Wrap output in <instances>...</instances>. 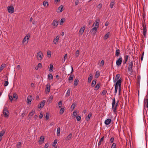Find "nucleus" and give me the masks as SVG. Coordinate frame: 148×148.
I'll return each mask as SVG.
<instances>
[{
    "label": "nucleus",
    "mask_w": 148,
    "mask_h": 148,
    "mask_svg": "<svg viewBox=\"0 0 148 148\" xmlns=\"http://www.w3.org/2000/svg\"><path fill=\"white\" fill-rule=\"evenodd\" d=\"M64 21H65L64 18H62L61 19V21H60V25H61L62 23H64Z\"/></svg>",
    "instance_id": "3c124183"
},
{
    "label": "nucleus",
    "mask_w": 148,
    "mask_h": 148,
    "mask_svg": "<svg viewBox=\"0 0 148 148\" xmlns=\"http://www.w3.org/2000/svg\"><path fill=\"white\" fill-rule=\"evenodd\" d=\"M92 77L93 76L92 74H90L89 76L88 79V83H90L91 82L92 79Z\"/></svg>",
    "instance_id": "412c9836"
},
{
    "label": "nucleus",
    "mask_w": 148,
    "mask_h": 148,
    "mask_svg": "<svg viewBox=\"0 0 148 148\" xmlns=\"http://www.w3.org/2000/svg\"><path fill=\"white\" fill-rule=\"evenodd\" d=\"M57 142V140H55L53 142V147H55L56 144Z\"/></svg>",
    "instance_id": "864d4df0"
},
{
    "label": "nucleus",
    "mask_w": 148,
    "mask_h": 148,
    "mask_svg": "<svg viewBox=\"0 0 148 148\" xmlns=\"http://www.w3.org/2000/svg\"><path fill=\"white\" fill-rule=\"evenodd\" d=\"M111 121V120L108 119L106 120L105 121V123L106 125H108L110 124Z\"/></svg>",
    "instance_id": "6ab92c4d"
},
{
    "label": "nucleus",
    "mask_w": 148,
    "mask_h": 148,
    "mask_svg": "<svg viewBox=\"0 0 148 148\" xmlns=\"http://www.w3.org/2000/svg\"><path fill=\"white\" fill-rule=\"evenodd\" d=\"M37 66L39 68H41L42 67V65L40 63H39Z\"/></svg>",
    "instance_id": "e2e57ef3"
},
{
    "label": "nucleus",
    "mask_w": 148,
    "mask_h": 148,
    "mask_svg": "<svg viewBox=\"0 0 148 148\" xmlns=\"http://www.w3.org/2000/svg\"><path fill=\"white\" fill-rule=\"evenodd\" d=\"M75 105L74 103H73L71 106V108L73 110H74L75 108Z\"/></svg>",
    "instance_id": "052dcab7"
},
{
    "label": "nucleus",
    "mask_w": 148,
    "mask_h": 148,
    "mask_svg": "<svg viewBox=\"0 0 148 148\" xmlns=\"http://www.w3.org/2000/svg\"><path fill=\"white\" fill-rule=\"evenodd\" d=\"M4 133L5 132L3 131H2L0 133V141L1 140L2 136H3Z\"/></svg>",
    "instance_id": "c756f323"
},
{
    "label": "nucleus",
    "mask_w": 148,
    "mask_h": 148,
    "mask_svg": "<svg viewBox=\"0 0 148 148\" xmlns=\"http://www.w3.org/2000/svg\"><path fill=\"white\" fill-rule=\"evenodd\" d=\"M96 80L95 79L94 80L92 81V84H91V86L92 87H93L96 84Z\"/></svg>",
    "instance_id": "4c0bfd02"
},
{
    "label": "nucleus",
    "mask_w": 148,
    "mask_h": 148,
    "mask_svg": "<svg viewBox=\"0 0 148 148\" xmlns=\"http://www.w3.org/2000/svg\"><path fill=\"white\" fill-rule=\"evenodd\" d=\"M122 81V79L120 78L117 81V84H118V86H119V92H121Z\"/></svg>",
    "instance_id": "423d86ee"
},
{
    "label": "nucleus",
    "mask_w": 148,
    "mask_h": 148,
    "mask_svg": "<svg viewBox=\"0 0 148 148\" xmlns=\"http://www.w3.org/2000/svg\"><path fill=\"white\" fill-rule=\"evenodd\" d=\"M77 112H76V111H74L73 112V115H74V116H76L77 114Z\"/></svg>",
    "instance_id": "338daca9"
},
{
    "label": "nucleus",
    "mask_w": 148,
    "mask_h": 148,
    "mask_svg": "<svg viewBox=\"0 0 148 148\" xmlns=\"http://www.w3.org/2000/svg\"><path fill=\"white\" fill-rule=\"evenodd\" d=\"M35 110H33L32 111L29 113V114L28 116H33L35 113Z\"/></svg>",
    "instance_id": "f704fd0d"
},
{
    "label": "nucleus",
    "mask_w": 148,
    "mask_h": 148,
    "mask_svg": "<svg viewBox=\"0 0 148 148\" xmlns=\"http://www.w3.org/2000/svg\"><path fill=\"white\" fill-rule=\"evenodd\" d=\"M48 78L49 79H52L53 78V76L50 73L48 75Z\"/></svg>",
    "instance_id": "58836bf2"
},
{
    "label": "nucleus",
    "mask_w": 148,
    "mask_h": 148,
    "mask_svg": "<svg viewBox=\"0 0 148 148\" xmlns=\"http://www.w3.org/2000/svg\"><path fill=\"white\" fill-rule=\"evenodd\" d=\"M77 120V121H80L81 119V117L80 116L77 115L76 117Z\"/></svg>",
    "instance_id": "603ef678"
},
{
    "label": "nucleus",
    "mask_w": 148,
    "mask_h": 148,
    "mask_svg": "<svg viewBox=\"0 0 148 148\" xmlns=\"http://www.w3.org/2000/svg\"><path fill=\"white\" fill-rule=\"evenodd\" d=\"M63 8V6L62 5H60L59 7L58 8V9L59 10H60V12H61L62 11V9Z\"/></svg>",
    "instance_id": "09e8293b"
},
{
    "label": "nucleus",
    "mask_w": 148,
    "mask_h": 148,
    "mask_svg": "<svg viewBox=\"0 0 148 148\" xmlns=\"http://www.w3.org/2000/svg\"><path fill=\"white\" fill-rule=\"evenodd\" d=\"M64 108H61L60 109V114H62L63 113V112L64 111Z\"/></svg>",
    "instance_id": "8fccbe9b"
},
{
    "label": "nucleus",
    "mask_w": 148,
    "mask_h": 148,
    "mask_svg": "<svg viewBox=\"0 0 148 148\" xmlns=\"http://www.w3.org/2000/svg\"><path fill=\"white\" fill-rule=\"evenodd\" d=\"M13 97L14 99V100L16 101L18 99V96L15 93H14L13 95Z\"/></svg>",
    "instance_id": "7c9ffc66"
},
{
    "label": "nucleus",
    "mask_w": 148,
    "mask_h": 148,
    "mask_svg": "<svg viewBox=\"0 0 148 148\" xmlns=\"http://www.w3.org/2000/svg\"><path fill=\"white\" fill-rule=\"evenodd\" d=\"M30 36L29 35H27L26 36H25V38H24L23 39L22 41V43L23 44L26 41V40H27V42H28V40L29 39V37Z\"/></svg>",
    "instance_id": "2eb2a0df"
},
{
    "label": "nucleus",
    "mask_w": 148,
    "mask_h": 148,
    "mask_svg": "<svg viewBox=\"0 0 148 148\" xmlns=\"http://www.w3.org/2000/svg\"><path fill=\"white\" fill-rule=\"evenodd\" d=\"M97 27H94L90 30V32L93 35H94L96 34L97 31Z\"/></svg>",
    "instance_id": "9d476101"
},
{
    "label": "nucleus",
    "mask_w": 148,
    "mask_h": 148,
    "mask_svg": "<svg viewBox=\"0 0 148 148\" xmlns=\"http://www.w3.org/2000/svg\"><path fill=\"white\" fill-rule=\"evenodd\" d=\"M21 146V142H18L16 145L17 148H20Z\"/></svg>",
    "instance_id": "ea45409f"
},
{
    "label": "nucleus",
    "mask_w": 148,
    "mask_h": 148,
    "mask_svg": "<svg viewBox=\"0 0 148 148\" xmlns=\"http://www.w3.org/2000/svg\"><path fill=\"white\" fill-rule=\"evenodd\" d=\"M43 114L42 113H40L39 116V118L40 119H41L43 117Z\"/></svg>",
    "instance_id": "69168bd1"
},
{
    "label": "nucleus",
    "mask_w": 148,
    "mask_h": 148,
    "mask_svg": "<svg viewBox=\"0 0 148 148\" xmlns=\"http://www.w3.org/2000/svg\"><path fill=\"white\" fill-rule=\"evenodd\" d=\"M70 90H71L70 89H69L68 90L66 94V95L67 96H69L70 95Z\"/></svg>",
    "instance_id": "a18cd8bd"
},
{
    "label": "nucleus",
    "mask_w": 148,
    "mask_h": 148,
    "mask_svg": "<svg viewBox=\"0 0 148 148\" xmlns=\"http://www.w3.org/2000/svg\"><path fill=\"white\" fill-rule=\"evenodd\" d=\"M32 96H28L27 98V103L28 104H31V101L32 100Z\"/></svg>",
    "instance_id": "dca6fc26"
},
{
    "label": "nucleus",
    "mask_w": 148,
    "mask_h": 148,
    "mask_svg": "<svg viewBox=\"0 0 148 148\" xmlns=\"http://www.w3.org/2000/svg\"><path fill=\"white\" fill-rule=\"evenodd\" d=\"M133 61H132L129 62V63H128V71L132 73L133 71L132 67L133 66Z\"/></svg>",
    "instance_id": "7ed1b4c3"
},
{
    "label": "nucleus",
    "mask_w": 148,
    "mask_h": 148,
    "mask_svg": "<svg viewBox=\"0 0 148 148\" xmlns=\"http://www.w3.org/2000/svg\"><path fill=\"white\" fill-rule=\"evenodd\" d=\"M115 86V91H114V95H116V94L117 90L118 88V84H117V82H116V83L114 84Z\"/></svg>",
    "instance_id": "f3484780"
},
{
    "label": "nucleus",
    "mask_w": 148,
    "mask_h": 148,
    "mask_svg": "<svg viewBox=\"0 0 148 148\" xmlns=\"http://www.w3.org/2000/svg\"><path fill=\"white\" fill-rule=\"evenodd\" d=\"M74 77V75H71L69 78V81L73 80Z\"/></svg>",
    "instance_id": "49530a36"
},
{
    "label": "nucleus",
    "mask_w": 148,
    "mask_h": 148,
    "mask_svg": "<svg viewBox=\"0 0 148 148\" xmlns=\"http://www.w3.org/2000/svg\"><path fill=\"white\" fill-rule=\"evenodd\" d=\"M79 50H77V51H76L75 52V57L76 58L77 57L79 56Z\"/></svg>",
    "instance_id": "37998d69"
},
{
    "label": "nucleus",
    "mask_w": 148,
    "mask_h": 148,
    "mask_svg": "<svg viewBox=\"0 0 148 148\" xmlns=\"http://www.w3.org/2000/svg\"><path fill=\"white\" fill-rule=\"evenodd\" d=\"M8 81H6L4 83V86H6L8 84Z\"/></svg>",
    "instance_id": "6e6d98bb"
},
{
    "label": "nucleus",
    "mask_w": 148,
    "mask_h": 148,
    "mask_svg": "<svg viewBox=\"0 0 148 148\" xmlns=\"http://www.w3.org/2000/svg\"><path fill=\"white\" fill-rule=\"evenodd\" d=\"M3 112L4 117L5 118L8 117L9 116V111L7 108L5 106H4Z\"/></svg>",
    "instance_id": "f03ea898"
},
{
    "label": "nucleus",
    "mask_w": 148,
    "mask_h": 148,
    "mask_svg": "<svg viewBox=\"0 0 148 148\" xmlns=\"http://www.w3.org/2000/svg\"><path fill=\"white\" fill-rule=\"evenodd\" d=\"M115 100V98H114L112 99V108L113 111V112H115L116 110V107L118 105V101H117L116 104Z\"/></svg>",
    "instance_id": "f257e3e1"
},
{
    "label": "nucleus",
    "mask_w": 148,
    "mask_h": 148,
    "mask_svg": "<svg viewBox=\"0 0 148 148\" xmlns=\"http://www.w3.org/2000/svg\"><path fill=\"white\" fill-rule=\"evenodd\" d=\"M49 146V145L48 143H46L45 145V148H47Z\"/></svg>",
    "instance_id": "774afa93"
},
{
    "label": "nucleus",
    "mask_w": 148,
    "mask_h": 148,
    "mask_svg": "<svg viewBox=\"0 0 148 148\" xmlns=\"http://www.w3.org/2000/svg\"><path fill=\"white\" fill-rule=\"evenodd\" d=\"M43 5L45 7L46 5L47 6L49 5V4L47 1H45L43 2Z\"/></svg>",
    "instance_id": "a19ab883"
},
{
    "label": "nucleus",
    "mask_w": 148,
    "mask_h": 148,
    "mask_svg": "<svg viewBox=\"0 0 148 148\" xmlns=\"http://www.w3.org/2000/svg\"><path fill=\"white\" fill-rule=\"evenodd\" d=\"M100 86V84L99 83H98L95 88V90H98Z\"/></svg>",
    "instance_id": "cd10ccee"
},
{
    "label": "nucleus",
    "mask_w": 148,
    "mask_h": 148,
    "mask_svg": "<svg viewBox=\"0 0 148 148\" xmlns=\"http://www.w3.org/2000/svg\"><path fill=\"white\" fill-rule=\"evenodd\" d=\"M46 102V101L43 100L38 105V108H42L45 104Z\"/></svg>",
    "instance_id": "0eeeda50"
},
{
    "label": "nucleus",
    "mask_w": 148,
    "mask_h": 148,
    "mask_svg": "<svg viewBox=\"0 0 148 148\" xmlns=\"http://www.w3.org/2000/svg\"><path fill=\"white\" fill-rule=\"evenodd\" d=\"M116 145L115 143H113L112 146L111 148H116Z\"/></svg>",
    "instance_id": "4d7b16f0"
},
{
    "label": "nucleus",
    "mask_w": 148,
    "mask_h": 148,
    "mask_svg": "<svg viewBox=\"0 0 148 148\" xmlns=\"http://www.w3.org/2000/svg\"><path fill=\"white\" fill-rule=\"evenodd\" d=\"M129 58V56L128 55H125L124 56V60H123V64H125L126 63L128 59Z\"/></svg>",
    "instance_id": "a211bd4d"
},
{
    "label": "nucleus",
    "mask_w": 148,
    "mask_h": 148,
    "mask_svg": "<svg viewBox=\"0 0 148 148\" xmlns=\"http://www.w3.org/2000/svg\"><path fill=\"white\" fill-rule=\"evenodd\" d=\"M144 107L148 108V99L145 98L144 101Z\"/></svg>",
    "instance_id": "ddd939ff"
},
{
    "label": "nucleus",
    "mask_w": 148,
    "mask_h": 148,
    "mask_svg": "<svg viewBox=\"0 0 148 148\" xmlns=\"http://www.w3.org/2000/svg\"><path fill=\"white\" fill-rule=\"evenodd\" d=\"M100 21V20L99 19H98L97 20H96L95 23L93 24L92 25V26H95V27H97V28L98 27L99 25V23Z\"/></svg>",
    "instance_id": "1a4fd4ad"
},
{
    "label": "nucleus",
    "mask_w": 148,
    "mask_h": 148,
    "mask_svg": "<svg viewBox=\"0 0 148 148\" xmlns=\"http://www.w3.org/2000/svg\"><path fill=\"white\" fill-rule=\"evenodd\" d=\"M84 29L85 28L84 27H82L79 31V33L81 35H82L84 32Z\"/></svg>",
    "instance_id": "b1692460"
},
{
    "label": "nucleus",
    "mask_w": 148,
    "mask_h": 148,
    "mask_svg": "<svg viewBox=\"0 0 148 148\" xmlns=\"http://www.w3.org/2000/svg\"><path fill=\"white\" fill-rule=\"evenodd\" d=\"M58 23V22L56 20H54L51 23V25L54 27L53 28L57 26Z\"/></svg>",
    "instance_id": "f8f14e48"
},
{
    "label": "nucleus",
    "mask_w": 148,
    "mask_h": 148,
    "mask_svg": "<svg viewBox=\"0 0 148 148\" xmlns=\"http://www.w3.org/2000/svg\"><path fill=\"white\" fill-rule=\"evenodd\" d=\"M50 86L49 85V86H48V85H47L46 88L45 92H47L48 93L49 92H50Z\"/></svg>",
    "instance_id": "bb28decb"
},
{
    "label": "nucleus",
    "mask_w": 148,
    "mask_h": 148,
    "mask_svg": "<svg viewBox=\"0 0 148 148\" xmlns=\"http://www.w3.org/2000/svg\"><path fill=\"white\" fill-rule=\"evenodd\" d=\"M53 98V96L52 95L49 98L48 100H47V102H48V104L51 102Z\"/></svg>",
    "instance_id": "aec40b11"
},
{
    "label": "nucleus",
    "mask_w": 148,
    "mask_h": 148,
    "mask_svg": "<svg viewBox=\"0 0 148 148\" xmlns=\"http://www.w3.org/2000/svg\"><path fill=\"white\" fill-rule=\"evenodd\" d=\"M107 92L106 90H104L102 91V94L103 95H105L106 94Z\"/></svg>",
    "instance_id": "0e129e2a"
},
{
    "label": "nucleus",
    "mask_w": 148,
    "mask_h": 148,
    "mask_svg": "<svg viewBox=\"0 0 148 148\" xmlns=\"http://www.w3.org/2000/svg\"><path fill=\"white\" fill-rule=\"evenodd\" d=\"M79 80L77 78H76L74 81V85L75 86H76L78 84Z\"/></svg>",
    "instance_id": "72a5a7b5"
},
{
    "label": "nucleus",
    "mask_w": 148,
    "mask_h": 148,
    "mask_svg": "<svg viewBox=\"0 0 148 148\" xmlns=\"http://www.w3.org/2000/svg\"><path fill=\"white\" fill-rule=\"evenodd\" d=\"M114 2H112L110 3V7L111 8H112L114 5Z\"/></svg>",
    "instance_id": "13d9d810"
},
{
    "label": "nucleus",
    "mask_w": 148,
    "mask_h": 148,
    "mask_svg": "<svg viewBox=\"0 0 148 148\" xmlns=\"http://www.w3.org/2000/svg\"><path fill=\"white\" fill-rule=\"evenodd\" d=\"M72 134L70 133L65 138L64 140L66 141H68L70 140L72 138Z\"/></svg>",
    "instance_id": "9b49d317"
},
{
    "label": "nucleus",
    "mask_w": 148,
    "mask_h": 148,
    "mask_svg": "<svg viewBox=\"0 0 148 148\" xmlns=\"http://www.w3.org/2000/svg\"><path fill=\"white\" fill-rule=\"evenodd\" d=\"M122 58L121 57H120L116 61V64L117 66H119L122 62Z\"/></svg>",
    "instance_id": "6e6552de"
},
{
    "label": "nucleus",
    "mask_w": 148,
    "mask_h": 148,
    "mask_svg": "<svg viewBox=\"0 0 148 148\" xmlns=\"http://www.w3.org/2000/svg\"><path fill=\"white\" fill-rule=\"evenodd\" d=\"M5 64H2L0 67V72L5 67Z\"/></svg>",
    "instance_id": "79ce46f5"
},
{
    "label": "nucleus",
    "mask_w": 148,
    "mask_h": 148,
    "mask_svg": "<svg viewBox=\"0 0 148 148\" xmlns=\"http://www.w3.org/2000/svg\"><path fill=\"white\" fill-rule=\"evenodd\" d=\"M51 52L50 51H48L47 52V56L48 58H50L51 56Z\"/></svg>",
    "instance_id": "e433bc0d"
},
{
    "label": "nucleus",
    "mask_w": 148,
    "mask_h": 148,
    "mask_svg": "<svg viewBox=\"0 0 148 148\" xmlns=\"http://www.w3.org/2000/svg\"><path fill=\"white\" fill-rule=\"evenodd\" d=\"M110 33V32H108L107 34H106L104 36V39H107L109 36Z\"/></svg>",
    "instance_id": "473e14b6"
},
{
    "label": "nucleus",
    "mask_w": 148,
    "mask_h": 148,
    "mask_svg": "<svg viewBox=\"0 0 148 148\" xmlns=\"http://www.w3.org/2000/svg\"><path fill=\"white\" fill-rule=\"evenodd\" d=\"M8 97H9V99L11 101H12L13 100V97L12 96H10V95H8Z\"/></svg>",
    "instance_id": "5fc2aeb1"
},
{
    "label": "nucleus",
    "mask_w": 148,
    "mask_h": 148,
    "mask_svg": "<svg viewBox=\"0 0 148 148\" xmlns=\"http://www.w3.org/2000/svg\"><path fill=\"white\" fill-rule=\"evenodd\" d=\"M143 34L145 37H146L147 33V29L145 25H143Z\"/></svg>",
    "instance_id": "4468645a"
},
{
    "label": "nucleus",
    "mask_w": 148,
    "mask_h": 148,
    "mask_svg": "<svg viewBox=\"0 0 148 148\" xmlns=\"http://www.w3.org/2000/svg\"><path fill=\"white\" fill-rule=\"evenodd\" d=\"M120 54V50L119 49L116 48L115 52V55L117 57L119 56Z\"/></svg>",
    "instance_id": "a878e982"
},
{
    "label": "nucleus",
    "mask_w": 148,
    "mask_h": 148,
    "mask_svg": "<svg viewBox=\"0 0 148 148\" xmlns=\"http://www.w3.org/2000/svg\"><path fill=\"white\" fill-rule=\"evenodd\" d=\"M120 77V74H117L116 76V77L115 78V79L114 80V82H115L116 81H117L118 80H119V79Z\"/></svg>",
    "instance_id": "393cba45"
},
{
    "label": "nucleus",
    "mask_w": 148,
    "mask_h": 148,
    "mask_svg": "<svg viewBox=\"0 0 148 148\" xmlns=\"http://www.w3.org/2000/svg\"><path fill=\"white\" fill-rule=\"evenodd\" d=\"M53 66L52 64H50V68H49V71L52 72L53 71Z\"/></svg>",
    "instance_id": "de8ad7c7"
},
{
    "label": "nucleus",
    "mask_w": 148,
    "mask_h": 148,
    "mask_svg": "<svg viewBox=\"0 0 148 148\" xmlns=\"http://www.w3.org/2000/svg\"><path fill=\"white\" fill-rule=\"evenodd\" d=\"M43 54L41 51L38 52L37 54V58L38 59L41 60L42 59Z\"/></svg>",
    "instance_id": "39448f33"
},
{
    "label": "nucleus",
    "mask_w": 148,
    "mask_h": 148,
    "mask_svg": "<svg viewBox=\"0 0 148 148\" xmlns=\"http://www.w3.org/2000/svg\"><path fill=\"white\" fill-rule=\"evenodd\" d=\"M49 113L48 112H47L46 113V115L45 116V118H46V119L47 120L49 119Z\"/></svg>",
    "instance_id": "c03bdc74"
},
{
    "label": "nucleus",
    "mask_w": 148,
    "mask_h": 148,
    "mask_svg": "<svg viewBox=\"0 0 148 148\" xmlns=\"http://www.w3.org/2000/svg\"><path fill=\"white\" fill-rule=\"evenodd\" d=\"M114 137H112L110 139V142L111 143H112L113 141H114Z\"/></svg>",
    "instance_id": "680f3d73"
},
{
    "label": "nucleus",
    "mask_w": 148,
    "mask_h": 148,
    "mask_svg": "<svg viewBox=\"0 0 148 148\" xmlns=\"http://www.w3.org/2000/svg\"><path fill=\"white\" fill-rule=\"evenodd\" d=\"M100 75V72L99 71H97L95 73V77L96 78H97Z\"/></svg>",
    "instance_id": "c85d7f7f"
},
{
    "label": "nucleus",
    "mask_w": 148,
    "mask_h": 148,
    "mask_svg": "<svg viewBox=\"0 0 148 148\" xmlns=\"http://www.w3.org/2000/svg\"><path fill=\"white\" fill-rule=\"evenodd\" d=\"M60 127L58 128L57 131V134L58 136H59L60 134Z\"/></svg>",
    "instance_id": "c9c22d12"
},
{
    "label": "nucleus",
    "mask_w": 148,
    "mask_h": 148,
    "mask_svg": "<svg viewBox=\"0 0 148 148\" xmlns=\"http://www.w3.org/2000/svg\"><path fill=\"white\" fill-rule=\"evenodd\" d=\"M79 3V0H76L75 2V5L76 6Z\"/></svg>",
    "instance_id": "bf43d9fd"
},
{
    "label": "nucleus",
    "mask_w": 148,
    "mask_h": 148,
    "mask_svg": "<svg viewBox=\"0 0 148 148\" xmlns=\"http://www.w3.org/2000/svg\"><path fill=\"white\" fill-rule=\"evenodd\" d=\"M45 138L43 136H41L39 142H40V144L42 143L44 141Z\"/></svg>",
    "instance_id": "4be33fe9"
},
{
    "label": "nucleus",
    "mask_w": 148,
    "mask_h": 148,
    "mask_svg": "<svg viewBox=\"0 0 148 148\" xmlns=\"http://www.w3.org/2000/svg\"><path fill=\"white\" fill-rule=\"evenodd\" d=\"M91 116L92 114L91 113L89 114L86 118V120L87 121H89Z\"/></svg>",
    "instance_id": "2f4dec72"
},
{
    "label": "nucleus",
    "mask_w": 148,
    "mask_h": 148,
    "mask_svg": "<svg viewBox=\"0 0 148 148\" xmlns=\"http://www.w3.org/2000/svg\"><path fill=\"white\" fill-rule=\"evenodd\" d=\"M8 11L9 13L10 14L13 13L14 12V8L13 6L12 5L8 6Z\"/></svg>",
    "instance_id": "20e7f679"
},
{
    "label": "nucleus",
    "mask_w": 148,
    "mask_h": 148,
    "mask_svg": "<svg viewBox=\"0 0 148 148\" xmlns=\"http://www.w3.org/2000/svg\"><path fill=\"white\" fill-rule=\"evenodd\" d=\"M59 38V36H57L54 39L53 42L55 44H56V43L58 42Z\"/></svg>",
    "instance_id": "5701e85b"
}]
</instances>
